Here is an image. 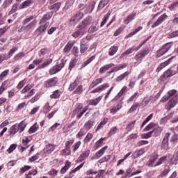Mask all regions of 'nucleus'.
<instances>
[{
	"label": "nucleus",
	"instance_id": "nucleus-39",
	"mask_svg": "<svg viewBox=\"0 0 178 178\" xmlns=\"http://www.w3.org/2000/svg\"><path fill=\"white\" fill-rule=\"evenodd\" d=\"M143 30V26H139L135 29L133 32H131L129 34L127 35V38H130V37H133L135 34H137L138 31Z\"/></svg>",
	"mask_w": 178,
	"mask_h": 178
},
{
	"label": "nucleus",
	"instance_id": "nucleus-35",
	"mask_svg": "<svg viewBox=\"0 0 178 178\" xmlns=\"http://www.w3.org/2000/svg\"><path fill=\"white\" fill-rule=\"evenodd\" d=\"M54 149H55V145L51 144L47 145L44 148V151L46 152H48V154H51V152H52Z\"/></svg>",
	"mask_w": 178,
	"mask_h": 178
},
{
	"label": "nucleus",
	"instance_id": "nucleus-48",
	"mask_svg": "<svg viewBox=\"0 0 178 178\" xmlns=\"http://www.w3.org/2000/svg\"><path fill=\"white\" fill-rule=\"evenodd\" d=\"M48 175L51 176L52 178L56 177L58 176V170L52 168L49 172Z\"/></svg>",
	"mask_w": 178,
	"mask_h": 178
},
{
	"label": "nucleus",
	"instance_id": "nucleus-17",
	"mask_svg": "<svg viewBox=\"0 0 178 178\" xmlns=\"http://www.w3.org/2000/svg\"><path fill=\"white\" fill-rule=\"evenodd\" d=\"M138 47H131L121 54V58H123V56H126V55H130V54H133L134 51H138Z\"/></svg>",
	"mask_w": 178,
	"mask_h": 178
},
{
	"label": "nucleus",
	"instance_id": "nucleus-61",
	"mask_svg": "<svg viewBox=\"0 0 178 178\" xmlns=\"http://www.w3.org/2000/svg\"><path fill=\"white\" fill-rule=\"evenodd\" d=\"M18 49V47H13V49H11L8 52L9 58L13 56V54H15V52H16V51H17Z\"/></svg>",
	"mask_w": 178,
	"mask_h": 178
},
{
	"label": "nucleus",
	"instance_id": "nucleus-64",
	"mask_svg": "<svg viewBox=\"0 0 178 178\" xmlns=\"http://www.w3.org/2000/svg\"><path fill=\"white\" fill-rule=\"evenodd\" d=\"M172 161L173 163H176V162H177V161H178V152L173 155V156L172 158Z\"/></svg>",
	"mask_w": 178,
	"mask_h": 178
},
{
	"label": "nucleus",
	"instance_id": "nucleus-31",
	"mask_svg": "<svg viewBox=\"0 0 178 178\" xmlns=\"http://www.w3.org/2000/svg\"><path fill=\"white\" fill-rule=\"evenodd\" d=\"M73 45H74V43L73 42H69L64 48V52H65V54L69 53L70 51V49L73 48Z\"/></svg>",
	"mask_w": 178,
	"mask_h": 178
},
{
	"label": "nucleus",
	"instance_id": "nucleus-21",
	"mask_svg": "<svg viewBox=\"0 0 178 178\" xmlns=\"http://www.w3.org/2000/svg\"><path fill=\"white\" fill-rule=\"evenodd\" d=\"M83 17H84V13H83L82 12H78L72 17V20H73V22H80V20H81V19H83Z\"/></svg>",
	"mask_w": 178,
	"mask_h": 178
},
{
	"label": "nucleus",
	"instance_id": "nucleus-37",
	"mask_svg": "<svg viewBox=\"0 0 178 178\" xmlns=\"http://www.w3.org/2000/svg\"><path fill=\"white\" fill-rule=\"evenodd\" d=\"M138 106H140V104L138 103H134L132 106L129 108V110L127 112V114L129 115V113H133V112H134V111H137V108H138Z\"/></svg>",
	"mask_w": 178,
	"mask_h": 178
},
{
	"label": "nucleus",
	"instance_id": "nucleus-44",
	"mask_svg": "<svg viewBox=\"0 0 178 178\" xmlns=\"http://www.w3.org/2000/svg\"><path fill=\"white\" fill-rule=\"evenodd\" d=\"M136 125V120L130 122L126 127L127 130H129V131H131L134 128V126Z\"/></svg>",
	"mask_w": 178,
	"mask_h": 178
},
{
	"label": "nucleus",
	"instance_id": "nucleus-23",
	"mask_svg": "<svg viewBox=\"0 0 178 178\" xmlns=\"http://www.w3.org/2000/svg\"><path fill=\"white\" fill-rule=\"evenodd\" d=\"M102 81H104V79L102 78L97 79L92 82V83L89 86V88H94V87H97V86H98V84H101Z\"/></svg>",
	"mask_w": 178,
	"mask_h": 178
},
{
	"label": "nucleus",
	"instance_id": "nucleus-32",
	"mask_svg": "<svg viewBox=\"0 0 178 178\" xmlns=\"http://www.w3.org/2000/svg\"><path fill=\"white\" fill-rule=\"evenodd\" d=\"M26 126H27V123L25 121H22L18 125V129L19 130V133H22V131H24V129H26Z\"/></svg>",
	"mask_w": 178,
	"mask_h": 178
},
{
	"label": "nucleus",
	"instance_id": "nucleus-2",
	"mask_svg": "<svg viewBox=\"0 0 178 178\" xmlns=\"http://www.w3.org/2000/svg\"><path fill=\"white\" fill-rule=\"evenodd\" d=\"M173 44L172 42H168L165 44L162 48L158 50L156 52V58H161V56L165 55L166 52H168L171 48Z\"/></svg>",
	"mask_w": 178,
	"mask_h": 178
},
{
	"label": "nucleus",
	"instance_id": "nucleus-1",
	"mask_svg": "<svg viewBox=\"0 0 178 178\" xmlns=\"http://www.w3.org/2000/svg\"><path fill=\"white\" fill-rule=\"evenodd\" d=\"M177 73V72L176 71H173L171 69H168L163 74H162L160 78L159 79V83H162L163 81H166V80H168V79H169V77H172V76H175V74H176Z\"/></svg>",
	"mask_w": 178,
	"mask_h": 178
},
{
	"label": "nucleus",
	"instance_id": "nucleus-24",
	"mask_svg": "<svg viewBox=\"0 0 178 178\" xmlns=\"http://www.w3.org/2000/svg\"><path fill=\"white\" fill-rule=\"evenodd\" d=\"M127 91H128L127 86H124L121 89V90L119 92V93L115 97L114 99H119V98H120V97H122L123 94L127 92Z\"/></svg>",
	"mask_w": 178,
	"mask_h": 178
},
{
	"label": "nucleus",
	"instance_id": "nucleus-53",
	"mask_svg": "<svg viewBox=\"0 0 178 178\" xmlns=\"http://www.w3.org/2000/svg\"><path fill=\"white\" fill-rule=\"evenodd\" d=\"M88 49V46L86 44H83L82 42H81V54H84V52H86V51H87Z\"/></svg>",
	"mask_w": 178,
	"mask_h": 178
},
{
	"label": "nucleus",
	"instance_id": "nucleus-63",
	"mask_svg": "<svg viewBox=\"0 0 178 178\" xmlns=\"http://www.w3.org/2000/svg\"><path fill=\"white\" fill-rule=\"evenodd\" d=\"M17 10V4L15 3L12 6L11 10L8 13V15H12L13 13H15Z\"/></svg>",
	"mask_w": 178,
	"mask_h": 178
},
{
	"label": "nucleus",
	"instance_id": "nucleus-50",
	"mask_svg": "<svg viewBox=\"0 0 178 178\" xmlns=\"http://www.w3.org/2000/svg\"><path fill=\"white\" fill-rule=\"evenodd\" d=\"M60 5H61V3H54V5H52V6H50L49 7V9H54V10H59V8H60Z\"/></svg>",
	"mask_w": 178,
	"mask_h": 178
},
{
	"label": "nucleus",
	"instance_id": "nucleus-57",
	"mask_svg": "<svg viewBox=\"0 0 178 178\" xmlns=\"http://www.w3.org/2000/svg\"><path fill=\"white\" fill-rule=\"evenodd\" d=\"M94 8H95V2L93 1L88 6V12L91 13L94 10Z\"/></svg>",
	"mask_w": 178,
	"mask_h": 178
},
{
	"label": "nucleus",
	"instance_id": "nucleus-13",
	"mask_svg": "<svg viewBox=\"0 0 178 178\" xmlns=\"http://www.w3.org/2000/svg\"><path fill=\"white\" fill-rule=\"evenodd\" d=\"M52 16H54V13L52 12L46 13L40 21V24H44V23H45V22H47V20H49V19H51Z\"/></svg>",
	"mask_w": 178,
	"mask_h": 178
},
{
	"label": "nucleus",
	"instance_id": "nucleus-5",
	"mask_svg": "<svg viewBox=\"0 0 178 178\" xmlns=\"http://www.w3.org/2000/svg\"><path fill=\"white\" fill-rule=\"evenodd\" d=\"M178 103V98L177 97H174L169 102L166 104L165 106V109L166 111H170L172 108H175L176 104Z\"/></svg>",
	"mask_w": 178,
	"mask_h": 178
},
{
	"label": "nucleus",
	"instance_id": "nucleus-43",
	"mask_svg": "<svg viewBox=\"0 0 178 178\" xmlns=\"http://www.w3.org/2000/svg\"><path fill=\"white\" fill-rule=\"evenodd\" d=\"M127 66V64H120L114 67H113L114 72H119V70H122V69H124Z\"/></svg>",
	"mask_w": 178,
	"mask_h": 178
},
{
	"label": "nucleus",
	"instance_id": "nucleus-28",
	"mask_svg": "<svg viewBox=\"0 0 178 178\" xmlns=\"http://www.w3.org/2000/svg\"><path fill=\"white\" fill-rule=\"evenodd\" d=\"M38 129H40V126L38 124L35 123L28 131L29 134H33V133H35Z\"/></svg>",
	"mask_w": 178,
	"mask_h": 178
},
{
	"label": "nucleus",
	"instance_id": "nucleus-22",
	"mask_svg": "<svg viewBox=\"0 0 178 178\" xmlns=\"http://www.w3.org/2000/svg\"><path fill=\"white\" fill-rule=\"evenodd\" d=\"M113 66H115V64L113 63H110V64H106L105 65H104L103 67H102L99 69V73H101L102 74H103V73L104 72H106V70H108V69H111V67H112Z\"/></svg>",
	"mask_w": 178,
	"mask_h": 178
},
{
	"label": "nucleus",
	"instance_id": "nucleus-40",
	"mask_svg": "<svg viewBox=\"0 0 178 178\" xmlns=\"http://www.w3.org/2000/svg\"><path fill=\"white\" fill-rule=\"evenodd\" d=\"M155 127H156V124L151 122L143 129V131H149V130L155 129Z\"/></svg>",
	"mask_w": 178,
	"mask_h": 178
},
{
	"label": "nucleus",
	"instance_id": "nucleus-15",
	"mask_svg": "<svg viewBox=\"0 0 178 178\" xmlns=\"http://www.w3.org/2000/svg\"><path fill=\"white\" fill-rule=\"evenodd\" d=\"M49 26V22H46L43 26H39L36 31L35 33H38V34H42L47 29H48V26Z\"/></svg>",
	"mask_w": 178,
	"mask_h": 178
},
{
	"label": "nucleus",
	"instance_id": "nucleus-16",
	"mask_svg": "<svg viewBox=\"0 0 178 178\" xmlns=\"http://www.w3.org/2000/svg\"><path fill=\"white\" fill-rule=\"evenodd\" d=\"M172 59H173V57H171L168 60L165 61L164 63H161L160 65L156 69L157 73H159V71L161 69H163V67H166V66H168V65H169V63H170V62H172Z\"/></svg>",
	"mask_w": 178,
	"mask_h": 178
},
{
	"label": "nucleus",
	"instance_id": "nucleus-56",
	"mask_svg": "<svg viewBox=\"0 0 178 178\" xmlns=\"http://www.w3.org/2000/svg\"><path fill=\"white\" fill-rule=\"evenodd\" d=\"M87 111H88V106L85 107L83 111H81L79 113H78V115H76V118L77 119H80V118H81V116H83V114H84L85 113L87 112Z\"/></svg>",
	"mask_w": 178,
	"mask_h": 178
},
{
	"label": "nucleus",
	"instance_id": "nucleus-55",
	"mask_svg": "<svg viewBox=\"0 0 178 178\" xmlns=\"http://www.w3.org/2000/svg\"><path fill=\"white\" fill-rule=\"evenodd\" d=\"M33 19H34V17L33 15L28 18H26L22 22L23 26H26V24H27L28 23H30L31 22V20H33Z\"/></svg>",
	"mask_w": 178,
	"mask_h": 178
},
{
	"label": "nucleus",
	"instance_id": "nucleus-3",
	"mask_svg": "<svg viewBox=\"0 0 178 178\" xmlns=\"http://www.w3.org/2000/svg\"><path fill=\"white\" fill-rule=\"evenodd\" d=\"M91 23H92V17L88 16L85 18L78 26L79 28L81 27L83 29L86 33H87V28L91 26Z\"/></svg>",
	"mask_w": 178,
	"mask_h": 178
},
{
	"label": "nucleus",
	"instance_id": "nucleus-10",
	"mask_svg": "<svg viewBox=\"0 0 178 178\" xmlns=\"http://www.w3.org/2000/svg\"><path fill=\"white\" fill-rule=\"evenodd\" d=\"M99 29V26H98V22H93L92 24L89 27L88 33H89V34H94V33L97 32V31Z\"/></svg>",
	"mask_w": 178,
	"mask_h": 178
},
{
	"label": "nucleus",
	"instance_id": "nucleus-8",
	"mask_svg": "<svg viewBox=\"0 0 178 178\" xmlns=\"http://www.w3.org/2000/svg\"><path fill=\"white\" fill-rule=\"evenodd\" d=\"M58 84V78L54 77L51 78L44 82V86L49 88L50 87H55V86Z\"/></svg>",
	"mask_w": 178,
	"mask_h": 178
},
{
	"label": "nucleus",
	"instance_id": "nucleus-4",
	"mask_svg": "<svg viewBox=\"0 0 178 178\" xmlns=\"http://www.w3.org/2000/svg\"><path fill=\"white\" fill-rule=\"evenodd\" d=\"M38 21L37 19H33L26 26H22L21 29L18 30V33H23V31H30L31 29H34L37 26Z\"/></svg>",
	"mask_w": 178,
	"mask_h": 178
},
{
	"label": "nucleus",
	"instance_id": "nucleus-62",
	"mask_svg": "<svg viewBox=\"0 0 178 178\" xmlns=\"http://www.w3.org/2000/svg\"><path fill=\"white\" fill-rule=\"evenodd\" d=\"M145 56L143 55L141 52H140L135 56L134 59L135 60H140V59H143V58H145Z\"/></svg>",
	"mask_w": 178,
	"mask_h": 178
},
{
	"label": "nucleus",
	"instance_id": "nucleus-34",
	"mask_svg": "<svg viewBox=\"0 0 178 178\" xmlns=\"http://www.w3.org/2000/svg\"><path fill=\"white\" fill-rule=\"evenodd\" d=\"M106 123H108V119L104 118L97 126L96 131H98V130H101V129H103L105 124H106Z\"/></svg>",
	"mask_w": 178,
	"mask_h": 178
},
{
	"label": "nucleus",
	"instance_id": "nucleus-25",
	"mask_svg": "<svg viewBox=\"0 0 178 178\" xmlns=\"http://www.w3.org/2000/svg\"><path fill=\"white\" fill-rule=\"evenodd\" d=\"M162 131H163L162 127L156 124V127H154V130L152 131H153L155 137H158V136H160L161 133H162Z\"/></svg>",
	"mask_w": 178,
	"mask_h": 178
},
{
	"label": "nucleus",
	"instance_id": "nucleus-45",
	"mask_svg": "<svg viewBox=\"0 0 178 178\" xmlns=\"http://www.w3.org/2000/svg\"><path fill=\"white\" fill-rule=\"evenodd\" d=\"M59 97H60V90H56L53 92V94L51 95L50 98L56 99V98H59Z\"/></svg>",
	"mask_w": 178,
	"mask_h": 178
},
{
	"label": "nucleus",
	"instance_id": "nucleus-51",
	"mask_svg": "<svg viewBox=\"0 0 178 178\" xmlns=\"http://www.w3.org/2000/svg\"><path fill=\"white\" fill-rule=\"evenodd\" d=\"M158 159V157H154L153 159H150L149 161V163L147 164V166H149L150 168H154L155 166V161Z\"/></svg>",
	"mask_w": 178,
	"mask_h": 178
},
{
	"label": "nucleus",
	"instance_id": "nucleus-30",
	"mask_svg": "<svg viewBox=\"0 0 178 178\" xmlns=\"http://www.w3.org/2000/svg\"><path fill=\"white\" fill-rule=\"evenodd\" d=\"M109 3V0H101L98 7H97V10H101V9H103V8H105V6Z\"/></svg>",
	"mask_w": 178,
	"mask_h": 178
},
{
	"label": "nucleus",
	"instance_id": "nucleus-18",
	"mask_svg": "<svg viewBox=\"0 0 178 178\" xmlns=\"http://www.w3.org/2000/svg\"><path fill=\"white\" fill-rule=\"evenodd\" d=\"M106 149H108V146H105L103 148H102L100 150H99L95 154V159H99V158L102 156L104 154H105V151H106Z\"/></svg>",
	"mask_w": 178,
	"mask_h": 178
},
{
	"label": "nucleus",
	"instance_id": "nucleus-60",
	"mask_svg": "<svg viewBox=\"0 0 178 178\" xmlns=\"http://www.w3.org/2000/svg\"><path fill=\"white\" fill-rule=\"evenodd\" d=\"M166 161V157H161L159 159L158 162L154 164V166H159V165H162L163 162Z\"/></svg>",
	"mask_w": 178,
	"mask_h": 178
},
{
	"label": "nucleus",
	"instance_id": "nucleus-6",
	"mask_svg": "<svg viewBox=\"0 0 178 178\" xmlns=\"http://www.w3.org/2000/svg\"><path fill=\"white\" fill-rule=\"evenodd\" d=\"M168 19V15L166 13L163 14L161 15L159 19L152 25V29H155V27H158L160 24H162L165 20Z\"/></svg>",
	"mask_w": 178,
	"mask_h": 178
},
{
	"label": "nucleus",
	"instance_id": "nucleus-49",
	"mask_svg": "<svg viewBox=\"0 0 178 178\" xmlns=\"http://www.w3.org/2000/svg\"><path fill=\"white\" fill-rule=\"evenodd\" d=\"M31 88H33L31 85H27L22 90L21 92L22 94H26V92H29Z\"/></svg>",
	"mask_w": 178,
	"mask_h": 178
},
{
	"label": "nucleus",
	"instance_id": "nucleus-7",
	"mask_svg": "<svg viewBox=\"0 0 178 178\" xmlns=\"http://www.w3.org/2000/svg\"><path fill=\"white\" fill-rule=\"evenodd\" d=\"M86 32L81 29V27H79V25L76 26V29L75 30V31L72 33V37H74V38H78V37H83V35H84V34Z\"/></svg>",
	"mask_w": 178,
	"mask_h": 178
},
{
	"label": "nucleus",
	"instance_id": "nucleus-26",
	"mask_svg": "<svg viewBox=\"0 0 178 178\" xmlns=\"http://www.w3.org/2000/svg\"><path fill=\"white\" fill-rule=\"evenodd\" d=\"M129 74H130V72H129V71L125 72L124 73L117 77L115 81L119 82L124 80L126 77L129 76Z\"/></svg>",
	"mask_w": 178,
	"mask_h": 178
},
{
	"label": "nucleus",
	"instance_id": "nucleus-19",
	"mask_svg": "<svg viewBox=\"0 0 178 178\" xmlns=\"http://www.w3.org/2000/svg\"><path fill=\"white\" fill-rule=\"evenodd\" d=\"M72 165V163H70L69 161H65V166L60 170V172L61 175H65L66 172L69 170V168Z\"/></svg>",
	"mask_w": 178,
	"mask_h": 178
},
{
	"label": "nucleus",
	"instance_id": "nucleus-42",
	"mask_svg": "<svg viewBox=\"0 0 178 178\" xmlns=\"http://www.w3.org/2000/svg\"><path fill=\"white\" fill-rule=\"evenodd\" d=\"M52 63V58H49L46 61H44L42 64L40 65V69H42L43 67H47V66L51 65Z\"/></svg>",
	"mask_w": 178,
	"mask_h": 178
},
{
	"label": "nucleus",
	"instance_id": "nucleus-36",
	"mask_svg": "<svg viewBox=\"0 0 178 178\" xmlns=\"http://www.w3.org/2000/svg\"><path fill=\"white\" fill-rule=\"evenodd\" d=\"M144 154H145V150L144 149H141L138 152H135L133 154V156L134 158H138L141 156V155H144Z\"/></svg>",
	"mask_w": 178,
	"mask_h": 178
},
{
	"label": "nucleus",
	"instance_id": "nucleus-9",
	"mask_svg": "<svg viewBox=\"0 0 178 178\" xmlns=\"http://www.w3.org/2000/svg\"><path fill=\"white\" fill-rule=\"evenodd\" d=\"M169 138H170V133L165 134L161 143V147L163 148V149L169 147Z\"/></svg>",
	"mask_w": 178,
	"mask_h": 178
},
{
	"label": "nucleus",
	"instance_id": "nucleus-46",
	"mask_svg": "<svg viewBox=\"0 0 178 178\" xmlns=\"http://www.w3.org/2000/svg\"><path fill=\"white\" fill-rule=\"evenodd\" d=\"M173 116V113H170L168 115L163 117V118H161V123L163 124V123H166V122H168V120H169V119H171L172 117Z\"/></svg>",
	"mask_w": 178,
	"mask_h": 178
},
{
	"label": "nucleus",
	"instance_id": "nucleus-11",
	"mask_svg": "<svg viewBox=\"0 0 178 178\" xmlns=\"http://www.w3.org/2000/svg\"><path fill=\"white\" fill-rule=\"evenodd\" d=\"M80 81H81V77H76V79L74 80V81L71 83L69 86V90L70 91H73L79 84H80Z\"/></svg>",
	"mask_w": 178,
	"mask_h": 178
},
{
	"label": "nucleus",
	"instance_id": "nucleus-14",
	"mask_svg": "<svg viewBox=\"0 0 178 178\" xmlns=\"http://www.w3.org/2000/svg\"><path fill=\"white\" fill-rule=\"evenodd\" d=\"M136 16H137V13H136V12L131 13L124 20V23H125V24H129V23H130V22H132V20H134Z\"/></svg>",
	"mask_w": 178,
	"mask_h": 178
},
{
	"label": "nucleus",
	"instance_id": "nucleus-27",
	"mask_svg": "<svg viewBox=\"0 0 178 178\" xmlns=\"http://www.w3.org/2000/svg\"><path fill=\"white\" fill-rule=\"evenodd\" d=\"M118 49L119 47L118 46L111 47L108 50V55H110V56H113V55L118 52Z\"/></svg>",
	"mask_w": 178,
	"mask_h": 178
},
{
	"label": "nucleus",
	"instance_id": "nucleus-20",
	"mask_svg": "<svg viewBox=\"0 0 178 178\" xmlns=\"http://www.w3.org/2000/svg\"><path fill=\"white\" fill-rule=\"evenodd\" d=\"M102 99V96H99V97L96 98L95 99L89 100L88 102V105H92L94 106H97Z\"/></svg>",
	"mask_w": 178,
	"mask_h": 178
},
{
	"label": "nucleus",
	"instance_id": "nucleus-12",
	"mask_svg": "<svg viewBox=\"0 0 178 178\" xmlns=\"http://www.w3.org/2000/svg\"><path fill=\"white\" fill-rule=\"evenodd\" d=\"M90 149H87L84 151L78 158V161L79 162H83V161H86L88 156H90Z\"/></svg>",
	"mask_w": 178,
	"mask_h": 178
},
{
	"label": "nucleus",
	"instance_id": "nucleus-52",
	"mask_svg": "<svg viewBox=\"0 0 178 178\" xmlns=\"http://www.w3.org/2000/svg\"><path fill=\"white\" fill-rule=\"evenodd\" d=\"M26 83H27V79H24L18 83V85L17 86V88H18L19 90L23 88Z\"/></svg>",
	"mask_w": 178,
	"mask_h": 178
},
{
	"label": "nucleus",
	"instance_id": "nucleus-59",
	"mask_svg": "<svg viewBox=\"0 0 178 178\" xmlns=\"http://www.w3.org/2000/svg\"><path fill=\"white\" fill-rule=\"evenodd\" d=\"M83 166H84V163H82L81 164H80L79 166H77L75 169H74L73 170H72L70 172V175H73V173H76V172H77L78 170H80L81 168H82Z\"/></svg>",
	"mask_w": 178,
	"mask_h": 178
},
{
	"label": "nucleus",
	"instance_id": "nucleus-29",
	"mask_svg": "<svg viewBox=\"0 0 178 178\" xmlns=\"http://www.w3.org/2000/svg\"><path fill=\"white\" fill-rule=\"evenodd\" d=\"M31 3H33V0H26L19 6V9H24L25 8H29Z\"/></svg>",
	"mask_w": 178,
	"mask_h": 178
},
{
	"label": "nucleus",
	"instance_id": "nucleus-58",
	"mask_svg": "<svg viewBox=\"0 0 178 178\" xmlns=\"http://www.w3.org/2000/svg\"><path fill=\"white\" fill-rule=\"evenodd\" d=\"M92 139V135L88 133L86 136V138H84L83 141L84 143H90V141H91Z\"/></svg>",
	"mask_w": 178,
	"mask_h": 178
},
{
	"label": "nucleus",
	"instance_id": "nucleus-38",
	"mask_svg": "<svg viewBox=\"0 0 178 178\" xmlns=\"http://www.w3.org/2000/svg\"><path fill=\"white\" fill-rule=\"evenodd\" d=\"M111 16V12H108L107 14L104 15V17L103 18V21L101 23L100 26L104 27V24H106V22H108V19H109V17Z\"/></svg>",
	"mask_w": 178,
	"mask_h": 178
},
{
	"label": "nucleus",
	"instance_id": "nucleus-33",
	"mask_svg": "<svg viewBox=\"0 0 178 178\" xmlns=\"http://www.w3.org/2000/svg\"><path fill=\"white\" fill-rule=\"evenodd\" d=\"M94 124V121L89 120L84 125V129L85 130H87V131H88V130H90L91 128L92 127Z\"/></svg>",
	"mask_w": 178,
	"mask_h": 178
},
{
	"label": "nucleus",
	"instance_id": "nucleus-41",
	"mask_svg": "<svg viewBox=\"0 0 178 178\" xmlns=\"http://www.w3.org/2000/svg\"><path fill=\"white\" fill-rule=\"evenodd\" d=\"M83 91H84V89H83V85H79L74 91V94H77L78 95H80V94H83Z\"/></svg>",
	"mask_w": 178,
	"mask_h": 178
},
{
	"label": "nucleus",
	"instance_id": "nucleus-47",
	"mask_svg": "<svg viewBox=\"0 0 178 178\" xmlns=\"http://www.w3.org/2000/svg\"><path fill=\"white\" fill-rule=\"evenodd\" d=\"M177 140H178V135L175 134L171 136L170 143L173 145V144H175V143H177Z\"/></svg>",
	"mask_w": 178,
	"mask_h": 178
},
{
	"label": "nucleus",
	"instance_id": "nucleus-54",
	"mask_svg": "<svg viewBox=\"0 0 178 178\" xmlns=\"http://www.w3.org/2000/svg\"><path fill=\"white\" fill-rule=\"evenodd\" d=\"M152 134H154V131H151L148 133L142 134L141 138L147 139V138H149L152 137Z\"/></svg>",
	"mask_w": 178,
	"mask_h": 178
}]
</instances>
